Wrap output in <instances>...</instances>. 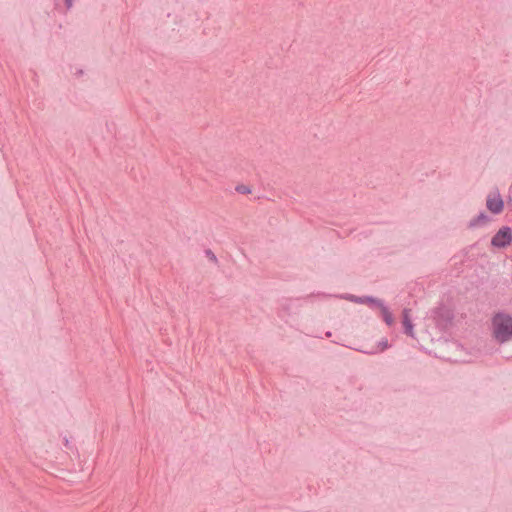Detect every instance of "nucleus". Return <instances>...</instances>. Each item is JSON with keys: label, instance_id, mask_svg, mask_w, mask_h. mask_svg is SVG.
<instances>
[{"label": "nucleus", "instance_id": "5", "mask_svg": "<svg viewBox=\"0 0 512 512\" xmlns=\"http://www.w3.org/2000/svg\"><path fill=\"white\" fill-rule=\"evenodd\" d=\"M402 323L405 328V333L407 335L413 337L414 331H413V324L410 319V310L409 309H404Z\"/></svg>", "mask_w": 512, "mask_h": 512}, {"label": "nucleus", "instance_id": "8", "mask_svg": "<svg viewBox=\"0 0 512 512\" xmlns=\"http://www.w3.org/2000/svg\"><path fill=\"white\" fill-rule=\"evenodd\" d=\"M387 347H388V341H387L386 339H383V340L380 342V348H379V351H383V350H385Z\"/></svg>", "mask_w": 512, "mask_h": 512}, {"label": "nucleus", "instance_id": "7", "mask_svg": "<svg viewBox=\"0 0 512 512\" xmlns=\"http://www.w3.org/2000/svg\"><path fill=\"white\" fill-rule=\"evenodd\" d=\"M236 191L241 194H249L251 193V189L246 185H240L236 187Z\"/></svg>", "mask_w": 512, "mask_h": 512}, {"label": "nucleus", "instance_id": "6", "mask_svg": "<svg viewBox=\"0 0 512 512\" xmlns=\"http://www.w3.org/2000/svg\"><path fill=\"white\" fill-rule=\"evenodd\" d=\"M487 222H488V217L484 213H481V214H479L477 217L473 218L469 222L468 227L469 228H475V227H478V226H480L482 224H485Z\"/></svg>", "mask_w": 512, "mask_h": 512}, {"label": "nucleus", "instance_id": "1", "mask_svg": "<svg viewBox=\"0 0 512 512\" xmlns=\"http://www.w3.org/2000/svg\"><path fill=\"white\" fill-rule=\"evenodd\" d=\"M492 335L500 343L507 342L512 337V316L498 313L492 318Z\"/></svg>", "mask_w": 512, "mask_h": 512}, {"label": "nucleus", "instance_id": "2", "mask_svg": "<svg viewBox=\"0 0 512 512\" xmlns=\"http://www.w3.org/2000/svg\"><path fill=\"white\" fill-rule=\"evenodd\" d=\"M512 244V229L502 226L491 238V246L496 249H505Z\"/></svg>", "mask_w": 512, "mask_h": 512}, {"label": "nucleus", "instance_id": "3", "mask_svg": "<svg viewBox=\"0 0 512 512\" xmlns=\"http://www.w3.org/2000/svg\"><path fill=\"white\" fill-rule=\"evenodd\" d=\"M348 299L351 300V301H355V302L369 303L372 306L377 307L379 309L380 314H381L383 320L385 321V323L388 326H392L394 324V322H395L394 321V317L392 316V314L388 310V308L386 306H384L383 303L380 300L372 299V298L357 299V298H355L353 296H350Z\"/></svg>", "mask_w": 512, "mask_h": 512}, {"label": "nucleus", "instance_id": "4", "mask_svg": "<svg viewBox=\"0 0 512 512\" xmlns=\"http://www.w3.org/2000/svg\"><path fill=\"white\" fill-rule=\"evenodd\" d=\"M486 206L490 212L499 214L503 211L504 202L498 192H493L487 196Z\"/></svg>", "mask_w": 512, "mask_h": 512}, {"label": "nucleus", "instance_id": "9", "mask_svg": "<svg viewBox=\"0 0 512 512\" xmlns=\"http://www.w3.org/2000/svg\"><path fill=\"white\" fill-rule=\"evenodd\" d=\"M66 1H67L68 5H70V4H71V0H66Z\"/></svg>", "mask_w": 512, "mask_h": 512}]
</instances>
